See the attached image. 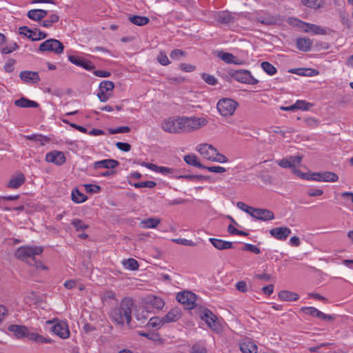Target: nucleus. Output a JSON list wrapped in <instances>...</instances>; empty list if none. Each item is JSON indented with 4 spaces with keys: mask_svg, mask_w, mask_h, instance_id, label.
Segmentation results:
<instances>
[{
    "mask_svg": "<svg viewBox=\"0 0 353 353\" xmlns=\"http://www.w3.org/2000/svg\"><path fill=\"white\" fill-rule=\"evenodd\" d=\"M208 120L204 117H186L182 116V124L183 133H188L199 130L205 126Z\"/></svg>",
    "mask_w": 353,
    "mask_h": 353,
    "instance_id": "7ed1b4c3",
    "label": "nucleus"
},
{
    "mask_svg": "<svg viewBox=\"0 0 353 353\" xmlns=\"http://www.w3.org/2000/svg\"><path fill=\"white\" fill-rule=\"evenodd\" d=\"M19 32L21 34H23L32 41H39L46 39L48 37V34L40 30H31L27 26L20 27Z\"/></svg>",
    "mask_w": 353,
    "mask_h": 353,
    "instance_id": "f8f14e48",
    "label": "nucleus"
},
{
    "mask_svg": "<svg viewBox=\"0 0 353 353\" xmlns=\"http://www.w3.org/2000/svg\"><path fill=\"white\" fill-rule=\"evenodd\" d=\"M158 62L162 65H168L170 61L165 52H160L157 56Z\"/></svg>",
    "mask_w": 353,
    "mask_h": 353,
    "instance_id": "5fc2aeb1",
    "label": "nucleus"
},
{
    "mask_svg": "<svg viewBox=\"0 0 353 353\" xmlns=\"http://www.w3.org/2000/svg\"><path fill=\"white\" fill-rule=\"evenodd\" d=\"M261 67L263 70L270 76L274 75L277 72L276 67L268 61H263L261 63Z\"/></svg>",
    "mask_w": 353,
    "mask_h": 353,
    "instance_id": "58836bf2",
    "label": "nucleus"
},
{
    "mask_svg": "<svg viewBox=\"0 0 353 353\" xmlns=\"http://www.w3.org/2000/svg\"><path fill=\"white\" fill-rule=\"evenodd\" d=\"M26 336H28L30 340L38 343H49L51 342L50 339L44 338L37 333H28V332H27Z\"/></svg>",
    "mask_w": 353,
    "mask_h": 353,
    "instance_id": "ea45409f",
    "label": "nucleus"
},
{
    "mask_svg": "<svg viewBox=\"0 0 353 353\" xmlns=\"http://www.w3.org/2000/svg\"><path fill=\"white\" fill-rule=\"evenodd\" d=\"M181 316V310L178 307H173L163 316V319L165 323H170L176 322Z\"/></svg>",
    "mask_w": 353,
    "mask_h": 353,
    "instance_id": "393cba45",
    "label": "nucleus"
},
{
    "mask_svg": "<svg viewBox=\"0 0 353 353\" xmlns=\"http://www.w3.org/2000/svg\"><path fill=\"white\" fill-rule=\"evenodd\" d=\"M203 169L207 170L210 172H214V173H223L226 171L225 168L219 166V165H215V166L204 165Z\"/></svg>",
    "mask_w": 353,
    "mask_h": 353,
    "instance_id": "bf43d9fd",
    "label": "nucleus"
},
{
    "mask_svg": "<svg viewBox=\"0 0 353 353\" xmlns=\"http://www.w3.org/2000/svg\"><path fill=\"white\" fill-rule=\"evenodd\" d=\"M196 151L199 153L204 159L212 162L224 163L228 161V159L225 155L219 153L217 150L211 144H199L196 147Z\"/></svg>",
    "mask_w": 353,
    "mask_h": 353,
    "instance_id": "f03ea898",
    "label": "nucleus"
},
{
    "mask_svg": "<svg viewBox=\"0 0 353 353\" xmlns=\"http://www.w3.org/2000/svg\"><path fill=\"white\" fill-rule=\"evenodd\" d=\"M114 84L111 81L105 80L100 83L97 97L101 102L108 101L113 94Z\"/></svg>",
    "mask_w": 353,
    "mask_h": 353,
    "instance_id": "6e6552de",
    "label": "nucleus"
},
{
    "mask_svg": "<svg viewBox=\"0 0 353 353\" xmlns=\"http://www.w3.org/2000/svg\"><path fill=\"white\" fill-rule=\"evenodd\" d=\"M16 61L14 59H8L4 66V70L8 73H11L14 70V65H15Z\"/></svg>",
    "mask_w": 353,
    "mask_h": 353,
    "instance_id": "6e6d98bb",
    "label": "nucleus"
},
{
    "mask_svg": "<svg viewBox=\"0 0 353 353\" xmlns=\"http://www.w3.org/2000/svg\"><path fill=\"white\" fill-rule=\"evenodd\" d=\"M129 20L134 25L142 26L148 24L150 21L149 18L147 17L134 15L129 17Z\"/></svg>",
    "mask_w": 353,
    "mask_h": 353,
    "instance_id": "e433bc0d",
    "label": "nucleus"
},
{
    "mask_svg": "<svg viewBox=\"0 0 353 353\" xmlns=\"http://www.w3.org/2000/svg\"><path fill=\"white\" fill-rule=\"evenodd\" d=\"M68 60L75 65L83 68L88 71L94 68V65L90 61L79 56L69 55Z\"/></svg>",
    "mask_w": 353,
    "mask_h": 353,
    "instance_id": "2eb2a0df",
    "label": "nucleus"
},
{
    "mask_svg": "<svg viewBox=\"0 0 353 353\" xmlns=\"http://www.w3.org/2000/svg\"><path fill=\"white\" fill-rule=\"evenodd\" d=\"M71 198L72 201L75 203H81L88 199L87 196L81 192L77 188L73 189L72 190Z\"/></svg>",
    "mask_w": 353,
    "mask_h": 353,
    "instance_id": "c9c22d12",
    "label": "nucleus"
},
{
    "mask_svg": "<svg viewBox=\"0 0 353 353\" xmlns=\"http://www.w3.org/2000/svg\"><path fill=\"white\" fill-rule=\"evenodd\" d=\"M323 190L320 188H310L307 190V194L310 196H321L323 194Z\"/></svg>",
    "mask_w": 353,
    "mask_h": 353,
    "instance_id": "69168bd1",
    "label": "nucleus"
},
{
    "mask_svg": "<svg viewBox=\"0 0 353 353\" xmlns=\"http://www.w3.org/2000/svg\"><path fill=\"white\" fill-rule=\"evenodd\" d=\"M115 145L119 150L123 152H129L131 150V145L128 143L117 142Z\"/></svg>",
    "mask_w": 353,
    "mask_h": 353,
    "instance_id": "0e129e2a",
    "label": "nucleus"
},
{
    "mask_svg": "<svg viewBox=\"0 0 353 353\" xmlns=\"http://www.w3.org/2000/svg\"><path fill=\"white\" fill-rule=\"evenodd\" d=\"M310 179L314 181L333 183L339 180V176L334 172L324 171L312 173Z\"/></svg>",
    "mask_w": 353,
    "mask_h": 353,
    "instance_id": "9b49d317",
    "label": "nucleus"
},
{
    "mask_svg": "<svg viewBox=\"0 0 353 353\" xmlns=\"http://www.w3.org/2000/svg\"><path fill=\"white\" fill-rule=\"evenodd\" d=\"M216 19L221 23H230L234 22V17L228 11H221L217 14Z\"/></svg>",
    "mask_w": 353,
    "mask_h": 353,
    "instance_id": "f704fd0d",
    "label": "nucleus"
},
{
    "mask_svg": "<svg viewBox=\"0 0 353 353\" xmlns=\"http://www.w3.org/2000/svg\"><path fill=\"white\" fill-rule=\"evenodd\" d=\"M72 224L76 228L77 231L85 230L88 228V225L84 223V222L79 219H74L72 221Z\"/></svg>",
    "mask_w": 353,
    "mask_h": 353,
    "instance_id": "603ef678",
    "label": "nucleus"
},
{
    "mask_svg": "<svg viewBox=\"0 0 353 353\" xmlns=\"http://www.w3.org/2000/svg\"><path fill=\"white\" fill-rule=\"evenodd\" d=\"M59 16L57 14H51L48 16V19H44L41 22V26L44 28H50L54 23L59 21Z\"/></svg>",
    "mask_w": 353,
    "mask_h": 353,
    "instance_id": "4c0bfd02",
    "label": "nucleus"
},
{
    "mask_svg": "<svg viewBox=\"0 0 353 353\" xmlns=\"http://www.w3.org/2000/svg\"><path fill=\"white\" fill-rule=\"evenodd\" d=\"M53 333L60 338L65 339L70 336L68 325L65 321H59L52 328Z\"/></svg>",
    "mask_w": 353,
    "mask_h": 353,
    "instance_id": "dca6fc26",
    "label": "nucleus"
},
{
    "mask_svg": "<svg viewBox=\"0 0 353 353\" xmlns=\"http://www.w3.org/2000/svg\"><path fill=\"white\" fill-rule=\"evenodd\" d=\"M294 110H307L312 106V104L305 100H297L294 104Z\"/></svg>",
    "mask_w": 353,
    "mask_h": 353,
    "instance_id": "c03bdc74",
    "label": "nucleus"
},
{
    "mask_svg": "<svg viewBox=\"0 0 353 353\" xmlns=\"http://www.w3.org/2000/svg\"><path fill=\"white\" fill-rule=\"evenodd\" d=\"M165 324V323L164 321L163 317L160 318L159 316L150 318L148 323V326L157 328H160Z\"/></svg>",
    "mask_w": 353,
    "mask_h": 353,
    "instance_id": "a19ab883",
    "label": "nucleus"
},
{
    "mask_svg": "<svg viewBox=\"0 0 353 353\" xmlns=\"http://www.w3.org/2000/svg\"><path fill=\"white\" fill-rule=\"evenodd\" d=\"M231 77L236 81L245 84L255 85L259 83V81L248 70H235L231 74Z\"/></svg>",
    "mask_w": 353,
    "mask_h": 353,
    "instance_id": "1a4fd4ad",
    "label": "nucleus"
},
{
    "mask_svg": "<svg viewBox=\"0 0 353 353\" xmlns=\"http://www.w3.org/2000/svg\"><path fill=\"white\" fill-rule=\"evenodd\" d=\"M123 265L126 269L130 270H137L139 268L137 261L132 258L124 260Z\"/></svg>",
    "mask_w": 353,
    "mask_h": 353,
    "instance_id": "79ce46f5",
    "label": "nucleus"
},
{
    "mask_svg": "<svg viewBox=\"0 0 353 353\" xmlns=\"http://www.w3.org/2000/svg\"><path fill=\"white\" fill-rule=\"evenodd\" d=\"M278 296L280 300L284 301H294L299 298L298 294L288 290L281 291Z\"/></svg>",
    "mask_w": 353,
    "mask_h": 353,
    "instance_id": "473e14b6",
    "label": "nucleus"
},
{
    "mask_svg": "<svg viewBox=\"0 0 353 353\" xmlns=\"http://www.w3.org/2000/svg\"><path fill=\"white\" fill-rule=\"evenodd\" d=\"M179 68L183 72H191L196 69V67L192 64L182 63H180Z\"/></svg>",
    "mask_w": 353,
    "mask_h": 353,
    "instance_id": "680f3d73",
    "label": "nucleus"
},
{
    "mask_svg": "<svg viewBox=\"0 0 353 353\" xmlns=\"http://www.w3.org/2000/svg\"><path fill=\"white\" fill-rule=\"evenodd\" d=\"M201 78L205 83L211 85H216L217 83V79L214 76L207 73H202Z\"/></svg>",
    "mask_w": 353,
    "mask_h": 353,
    "instance_id": "864d4df0",
    "label": "nucleus"
},
{
    "mask_svg": "<svg viewBox=\"0 0 353 353\" xmlns=\"http://www.w3.org/2000/svg\"><path fill=\"white\" fill-rule=\"evenodd\" d=\"M209 241L218 250H227L233 248V243L230 241L215 238H210Z\"/></svg>",
    "mask_w": 353,
    "mask_h": 353,
    "instance_id": "bb28decb",
    "label": "nucleus"
},
{
    "mask_svg": "<svg viewBox=\"0 0 353 353\" xmlns=\"http://www.w3.org/2000/svg\"><path fill=\"white\" fill-rule=\"evenodd\" d=\"M172 241L178 243V244H181V245H188V246H196V243L194 241H192V240H189V239H181V238H179V239H172Z\"/></svg>",
    "mask_w": 353,
    "mask_h": 353,
    "instance_id": "13d9d810",
    "label": "nucleus"
},
{
    "mask_svg": "<svg viewBox=\"0 0 353 353\" xmlns=\"http://www.w3.org/2000/svg\"><path fill=\"white\" fill-rule=\"evenodd\" d=\"M191 353H207V350L203 346L199 345H194L192 347Z\"/></svg>",
    "mask_w": 353,
    "mask_h": 353,
    "instance_id": "774afa93",
    "label": "nucleus"
},
{
    "mask_svg": "<svg viewBox=\"0 0 353 353\" xmlns=\"http://www.w3.org/2000/svg\"><path fill=\"white\" fill-rule=\"evenodd\" d=\"M19 46L16 42H12L1 49V52L3 54H10L19 50Z\"/></svg>",
    "mask_w": 353,
    "mask_h": 353,
    "instance_id": "37998d69",
    "label": "nucleus"
},
{
    "mask_svg": "<svg viewBox=\"0 0 353 353\" xmlns=\"http://www.w3.org/2000/svg\"><path fill=\"white\" fill-rule=\"evenodd\" d=\"M64 46L59 40L49 39L42 42L39 47V51L53 52L56 54H61L63 52Z\"/></svg>",
    "mask_w": 353,
    "mask_h": 353,
    "instance_id": "0eeeda50",
    "label": "nucleus"
},
{
    "mask_svg": "<svg viewBox=\"0 0 353 353\" xmlns=\"http://www.w3.org/2000/svg\"><path fill=\"white\" fill-rule=\"evenodd\" d=\"M14 105L19 108H37L39 103L26 97H21L14 101Z\"/></svg>",
    "mask_w": 353,
    "mask_h": 353,
    "instance_id": "7c9ffc66",
    "label": "nucleus"
},
{
    "mask_svg": "<svg viewBox=\"0 0 353 353\" xmlns=\"http://www.w3.org/2000/svg\"><path fill=\"white\" fill-rule=\"evenodd\" d=\"M254 218L262 221H270L274 219V215L269 210L256 208V210L254 211Z\"/></svg>",
    "mask_w": 353,
    "mask_h": 353,
    "instance_id": "b1692460",
    "label": "nucleus"
},
{
    "mask_svg": "<svg viewBox=\"0 0 353 353\" xmlns=\"http://www.w3.org/2000/svg\"><path fill=\"white\" fill-rule=\"evenodd\" d=\"M287 158L290 168L293 169L299 166L302 161V157L301 156H289Z\"/></svg>",
    "mask_w": 353,
    "mask_h": 353,
    "instance_id": "09e8293b",
    "label": "nucleus"
},
{
    "mask_svg": "<svg viewBox=\"0 0 353 353\" xmlns=\"http://www.w3.org/2000/svg\"><path fill=\"white\" fill-rule=\"evenodd\" d=\"M26 181L24 174L21 172L12 176L8 183V187L11 189H17L22 185Z\"/></svg>",
    "mask_w": 353,
    "mask_h": 353,
    "instance_id": "4be33fe9",
    "label": "nucleus"
},
{
    "mask_svg": "<svg viewBox=\"0 0 353 353\" xmlns=\"http://www.w3.org/2000/svg\"><path fill=\"white\" fill-rule=\"evenodd\" d=\"M8 329L19 339L25 337L27 335L28 328L24 325H10Z\"/></svg>",
    "mask_w": 353,
    "mask_h": 353,
    "instance_id": "cd10ccee",
    "label": "nucleus"
},
{
    "mask_svg": "<svg viewBox=\"0 0 353 353\" xmlns=\"http://www.w3.org/2000/svg\"><path fill=\"white\" fill-rule=\"evenodd\" d=\"M161 129L169 133L180 134L183 133L182 116L181 117H170L161 123Z\"/></svg>",
    "mask_w": 353,
    "mask_h": 353,
    "instance_id": "20e7f679",
    "label": "nucleus"
},
{
    "mask_svg": "<svg viewBox=\"0 0 353 353\" xmlns=\"http://www.w3.org/2000/svg\"><path fill=\"white\" fill-rule=\"evenodd\" d=\"M176 300L184 305L188 309H192L195 306L196 294L190 291H183L176 294Z\"/></svg>",
    "mask_w": 353,
    "mask_h": 353,
    "instance_id": "9d476101",
    "label": "nucleus"
},
{
    "mask_svg": "<svg viewBox=\"0 0 353 353\" xmlns=\"http://www.w3.org/2000/svg\"><path fill=\"white\" fill-rule=\"evenodd\" d=\"M183 160L188 165L202 169L204 168V165L199 161L198 157L194 154L185 155Z\"/></svg>",
    "mask_w": 353,
    "mask_h": 353,
    "instance_id": "72a5a7b5",
    "label": "nucleus"
},
{
    "mask_svg": "<svg viewBox=\"0 0 353 353\" xmlns=\"http://www.w3.org/2000/svg\"><path fill=\"white\" fill-rule=\"evenodd\" d=\"M147 303L152 307L157 310H161L164 305L165 302L163 299L156 296H150L147 297Z\"/></svg>",
    "mask_w": 353,
    "mask_h": 353,
    "instance_id": "2f4dec72",
    "label": "nucleus"
},
{
    "mask_svg": "<svg viewBox=\"0 0 353 353\" xmlns=\"http://www.w3.org/2000/svg\"><path fill=\"white\" fill-rule=\"evenodd\" d=\"M185 55L186 52L180 49H174L170 52V58L174 60H179Z\"/></svg>",
    "mask_w": 353,
    "mask_h": 353,
    "instance_id": "4d7b16f0",
    "label": "nucleus"
},
{
    "mask_svg": "<svg viewBox=\"0 0 353 353\" xmlns=\"http://www.w3.org/2000/svg\"><path fill=\"white\" fill-rule=\"evenodd\" d=\"M19 77L25 83H37L40 81L39 73L34 71H21Z\"/></svg>",
    "mask_w": 353,
    "mask_h": 353,
    "instance_id": "412c9836",
    "label": "nucleus"
},
{
    "mask_svg": "<svg viewBox=\"0 0 353 353\" xmlns=\"http://www.w3.org/2000/svg\"><path fill=\"white\" fill-rule=\"evenodd\" d=\"M83 187L87 193L97 194L101 192V187L97 184H84Z\"/></svg>",
    "mask_w": 353,
    "mask_h": 353,
    "instance_id": "8fccbe9b",
    "label": "nucleus"
},
{
    "mask_svg": "<svg viewBox=\"0 0 353 353\" xmlns=\"http://www.w3.org/2000/svg\"><path fill=\"white\" fill-rule=\"evenodd\" d=\"M43 251L41 246L23 245L17 250L15 255L19 259L26 261L29 259H34L35 256L41 254Z\"/></svg>",
    "mask_w": 353,
    "mask_h": 353,
    "instance_id": "39448f33",
    "label": "nucleus"
},
{
    "mask_svg": "<svg viewBox=\"0 0 353 353\" xmlns=\"http://www.w3.org/2000/svg\"><path fill=\"white\" fill-rule=\"evenodd\" d=\"M216 56L223 61L228 64L232 63L234 65H242L243 63V61H241L240 59L234 56L230 52H225L221 50L217 51Z\"/></svg>",
    "mask_w": 353,
    "mask_h": 353,
    "instance_id": "aec40b11",
    "label": "nucleus"
},
{
    "mask_svg": "<svg viewBox=\"0 0 353 353\" xmlns=\"http://www.w3.org/2000/svg\"><path fill=\"white\" fill-rule=\"evenodd\" d=\"M25 138L28 140L39 141L41 145H44L45 143L48 141V139L46 137L41 134L26 135L25 136Z\"/></svg>",
    "mask_w": 353,
    "mask_h": 353,
    "instance_id": "a18cd8bd",
    "label": "nucleus"
},
{
    "mask_svg": "<svg viewBox=\"0 0 353 353\" xmlns=\"http://www.w3.org/2000/svg\"><path fill=\"white\" fill-rule=\"evenodd\" d=\"M47 14V10L42 9H32L28 12L27 16L29 19L37 21L45 18Z\"/></svg>",
    "mask_w": 353,
    "mask_h": 353,
    "instance_id": "c756f323",
    "label": "nucleus"
},
{
    "mask_svg": "<svg viewBox=\"0 0 353 353\" xmlns=\"http://www.w3.org/2000/svg\"><path fill=\"white\" fill-rule=\"evenodd\" d=\"M312 41L309 38L299 37L296 39L298 50L302 52H309L312 49Z\"/></svg>",
    "mask_w": 353,
    "mask_h": 353,
    "instance_id": "5701e85b",
    "label": "nucleus"
},
{
    "mask_svg": "<svg viewBox=\"0 0 353 353\" xmlns=\"http://www.w3.org/2000/svg\"><path fill=\"white\" fill-rule=\"evenodd\" d=\"M238 106L236 101L229 98L221 99L216 104L218 112L224 117L232 116Z\"/></svg>",
    "mask_w": 353,
    "mask_h": 353,
    "instance_id": "423d86ee",
    "label": "nucleus"
},
{
    "mask_svg": "<svg viewBox=\"0 0 353 353\" xmlns=\"http://www.w3.org/2000/svg\"><path fill=\"white\" fill-rule=\"evenodd\" d=\"M132 185L136 188H153L156 186L157 183H156V182H154L153 181H143V182H139V183H135Z\"/></svg>",
    "mask_w": 353,
    "mask_h": 353,
    "instance_id": "3c124183",
    "label": "nucleus"
},
{
    "mask_svg": "<svg viewBox=\"0 0 353 353\" xmlns=\"http://www.w3.org/2000/svg\"><path fill=\"white\" fill-rule=\"evenodd\" d=\"M201 319L205 321L209 327L212 330H219V324L217 322V318L210 310L208 309L203 310L201 312Z\"/></svg>",
    "mask_w": 353,
    "mask_h": 353,
    "instance_id": "ddd939ff",
    "label": "nucleus"
},
{
    "mask_svg": "<svg viewBox=\"0 0 353 353\" xmlns=\"http://www.w3.org/2000/svg\"><path fill=\"white\" fill-rule=\"evenodd\" d=\"M244 250L252 252L254 254H259L261 253L260 249L255 245L246 243L243 248Z\"/></svg>",
    "mask_w": 353,
    "mask_h": 353,
    "instance_id": "e2e57ef3",
    "label": "nucleus"
},
{
    "mask_svg": "<svg viewBox=\"0 0 353 353\" xmlns=\"http://www.w3.org/2000/svg\"><path fill=\"white\" fill-rule=\"evenodd\" d=\"M236 288L241 292L245 293L248 292V285L244 281L237 282L236 283Z\"/></svg>",
    "mask_w": 353,
    "mask_h": 353,
    "instance_id": "338daca9",
    "label": "nucleus"
},
{
    "mask_svg": "<svg viewBox=\"0 0 353 353\" xmlns=\"http://www.w3.org/2000/svg\"><path fill=\"white\" fill-rule=\"evenodd\" d=\"M292 172L295 175L300 177L301 179H305L307 181H312V179H310L311 174L303 173L301 171H300L296 168L293 169Z\"/></svg>",
    "mask_w": 353,
    "mask_h": 353,
    "instance_id": "052dcab7",
    "label": "nucleus"
},
{
    "mask_svg": "<svg viewBox=\"0 0 353 353\" xmlns=\"http://www.w3.org/2000/svg\"><path fill=\"white\" fill-rule=\"evenodd\" d=\"M291 233V230L287 227H278L270 230V235L279 241L286 240Z\"/></svg>",
    "mask_w": 353,
    "mask_h": 353,
    "instance_id": "a211bd4d",
    "label": "nucleus"
},
{
    "mask_svg": "<svg viewBox=\"0 0 353 353\" xmlns=\"http://www.w3.org/2000/svg\"><path fill=\"white\" fill-rule=\"evenodd\" d=\"M119 165V162L117 160H115L113 159H105L94 161L92 164V168L95 170H98L101 168L114 169Z\"/></svg>",
    "mask_w": 353,
    "mask_h": 353,
    "instance_id": "f3484780",
    "label": "nucleus"
},
{
    "mask_svg": "<svg viewBox=\"0 0 353 353\" xmlns=\"http://www.w3.org/2000/svg\"><path fill=\"white\" fill-rule=\"evenodd\" d=\"M302 2L307 7L317 9L323 5V0H302Z\"/></svg>",
    "mask_w": 353,
    "mask_h": 353,
    "instance_id": "de8ad7c7",
    "label": "nucleus"
},
{
    "mask_svg": "<svg viewBox=\"0 0 353 353\" xmlns=\"http://www.w3.org/2000/svg\"><path fill=\"white\" fill-rule=\"evenodd\" d=\"M305 25L307 27L306 31H311L316 34H325L326 33L325 30L319 26L310 23H305Z\"/></svg>",
    "mask_w": 353,
    "mask_h": 353,
    "instance_id": "49530a36",
    "label": "nucleus"
},
{
    "mask_svg": "<svg viewBox=\"0 0 353 353\" xmlns=\"http://www.w3.org/2000/svg\"><path fill=\"white\" fill-rule=\"evenodd\" d=\"M161 219L151 217L145 219L141 221L139 223V227L143 229H152L156 228L161 223Z\"/></svg>",
    "mask_w": 353,
    "mask_h": 353,
    "instance_id": "a878e982",
    "label": "nucleus"
},
{
    "mask_svg": "<svg viewBox=\"0 0 353 353\" xmlns=\"http://www.w3.org/2000/svg\"><path fill=\"white\" fill-rule=\"evenodd\" d=\"M45 159L47 162L54 163L57 165H61L66 161L64 153L57 150L48 152L46 155Z\"/></svg>",
    "mask_w": 353,
    "mask_h": 353,
    "instance_id": "4468645a",
    "label": "nucleus"
},
{
    "mask_svg": "<svg viewBox=\"0 0 353 353\" xmlns=\"http://www.w3.org/2000/svg\"><path fill=\"white\" fill-rule=\"evenodd\" d=\"M240 350L243 353H257V345L251 341L245 340L240 343Z\"/></svg>",
    "mask_w": 353,
    "mask_h": 353,
    "instance_id": "c85d7f7f",
    "label": "nucleus"
},
{
    "mask_svg": "<svg viewBox=\"0 0 353 353\" xmlns=\"http://www.w3.org/2000/svg\"><path fill=\"white\" fill-rule=\"evenodd\" d=\"M301 310L305 314L312 316H316L324 321H332L333 317L327 315L314 307H302Z\"/></svg>",
    "mask_w": 353,
    "mask_h": 353,
    "instance_id": "6ab92c4d",
    "label": "nucleus"
},
{
    "mask_svg": "<svg viewBox=\"0 0 353 353\" xmlns=\"http://www.w3.org/2000/svg\"><path fill=\"white\" fill-rule=\"evenodd\" d=\"M133 302L130 299H124L118 307L113 308L110 318L117 324H129L131 321L132 306Z\"/></svg>",
    "mask_w": 353,
    "mask_h": 353,
    "instance_id": "f257e3e1",
    "label": "nucleus"
}]
</instances>
